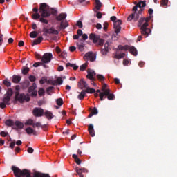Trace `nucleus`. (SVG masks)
I'll list each match as a JSON object with an SVG mask.
<instances>
[{"label": "nucleus", "mask_w": 177, "mask_h": 177, "mask_svg": "<svg viewBox=\"0 0 177 177\" xmlns=\"http://www.w3.org/2000/svg\"><path fill=\"white\" fill-rule=\"evenodd\" d=\"M135 6L132 8L133 12L129 15L127 17V21H138L139 19V15L143 12L145 8L143 7H146V0L138 1L136 3L135 1Z\"/></svg>", "instance_id": "f257e3e1"}, {"label": "nucleus", "mask_w": 177, "mask_h": 177, "mask_svg": "<svg viewBox=\"0 0 177 177\" xmlns=\"http://www.w3.org/2000/svg\"><path fill=\"white\" fill-rule=\"evenodd\" d=\"M151 17H147V18L142 17L138 21V26H140L141 33L142 35H144L145 37H147L151 32V29H150V28H147V26H149V21Z\"/></svg>", "instance_id": "f03ea898"}, {"label": "nucleus", "mask_w": 177, "mask_h": 177, "mask_svg": "<svg viewBox=\"0 0 177 177\" xmlns=\"http://www.w3.org/2000/svg\"><path fill=\"white\" fill-rule=\"evenodd\" d=\"M39 12L41 17L39 18L41 22L44 24H48V19H46L47 17L51 15L50 7L46 3H41L39 6Z\"/></svg>", "instance_id": "7ed1b4c3"}, {"label": "nucleus", "mask_w": 177, "mask_h": 177, "mask_svg": "<svg viewBox=\"0 0 177 177\" xmlns=\"http://www.w3.org/2000/svg\"><path fill=\"white\" fill-rule=\"evenodd\" d=\"M66 17L67 14L65 12H61L60 14H59V15H57L56 17L57 21H61L60 25L57 26L56 29V30H58L59 33V30H61L62 29H66V28H67V26H68L69 25L68 21H64Z\"/></svg>", "instance_id": "20e7f679"}, {"label": "nucleus", "mask_w": 177, "mask_h": 177, "mask_svg": "<svg viewBox=\"0 0 177 177\" xmlns=\"http://www.w3.org/2000/svg\"><path fill=\"white\" fill-rule=\"evenodd\" d=\"M90 40L93 41V44H97L100 46H103L104 44V39L100 37V35L96 33H90L88 36Z\"/></svg>", "instance_id": "39448f33"}, {"label": "nucleus", "mask_w": 177, "mask_h": 177, "mask_svg": "<svg viewBox=\"0 0 177 177\" xmlns=\"http://www.w3.org/2000/svg\"><path fill=\"white\" fill-rule=\"evenodd\" d=\"M15 100L19 102V103H24L25 100L26 102H30V95L28 93L26 95L25 93L20 94L19 92L17 91L15 92Z\"/></svg>", "instance_id": "423d86ee"}, {"label": "nucleus", "mask_w": 177, "mask_h": 177, "mask_svg": "<svg viewBox=\"0 0 177 177\" xmlns=\"http://www.w3.org/2000/svg\"><path fill=\"white\" fill-rule=\"evenodd\" d=\"M108 85L106 84H104L102 86L101 93H100V100L103 101L104 100V97H108L109 93V89H107Z\"/></svg>", "instance_id": "0eeeda50"}, {"label": "nucleus", "mask_w": 177, "mask_h": 177, "mask_svg": "<svg viewBox=\"0 0 177 177\" xmlns=\"http://www.w3.org/2000/svg\"><path fill=\"white\" fill-rule=\"evenodd\" d=\"M94 92H95V89L93 88H87L86 89V91H82V92H80V95L77 96V98L80 100H83V99H84L85 96H86L87 93H93Z\"/></svg>", "instance_id": "6e6552de"}, {"label": "nucleus", "mask_w": 177, "mask_h": 177, "mask_svg": "<svg viewBox=\"0 0 177 177\" xmlns=\"http://www.w3.org/2000/svg\"><path fill=\"white\" fill-rule=\"evenodd\" d=\"M52 59V53H45L41 58V62L42 63H50Z\"/></svg>", "instance_id": "1a4fd4ad"}, {"label": "nucleus", "mask_w": 177, "mask_h": 177, "mask_svg": "<svg viewBox=\"0 0 177 177\" xmlns=\"http://www.w3.org/2000/svg\"><path fill=\"white\" fill-rule=\"evenodd\" d=\"M32 114L35 117H42L44 114V110L39 107H35L33 109Z\"/></svg>", "instance_id": "9d476101"}, {"label": "nucleus", "mask_w": 177, "mask_h": 177, "mask_svg": "<svg viewBox=\"0 0 177 177\" xmlns=\"http://www.w3.org/2000/svg\"><path fill=\"white\" fill-rule=\"evenodd\" d=\"M122 19H118L117 21H115V22H114L113 24V26H114V29H115V33L118 35V33H120V32L121 31L122 29Z\"/></svg>", "instance_id": "9b49d317"}, {"label": "nucleus", "mask_w": 177, "mask_h": 177, "mask_svg": "<svg viewBox=\"0 0 177 177\" xmlns=\"http://www.w3.org/2000/svg\"><path fill=\"white\" fill-rule=\"evenodd\" d=\"M96 75V73L93 70H87V75L86 77L88 78V80H91V83H93V85H95L94 83L95 78L94 77Z\"/></svg>", "instance_id": "f8f14e48"}, {"label": "nucleus", "mask_w": 177, "mask_h": 177, "mask_svg": "<svg viewBox=\"0 0 177 177\" xmlns=\"http://www.w3.org/2000/svg\"><path fill=\"white\" fill-rule=\"evenodd\" d=\"M43 32H45L47 36L48 33H53L54 35H58L59 30L55 29V28H43Z\"/></svg>", "instance_id": "ddd939ff"}, {"label": "nucleus", "mask_w": 177, "mask_h": 177, "mask_svg": "<svg viewBox=\"0 0 177 177\" xmlns=\"http://www.w3.org/2000/svg\"><path fill=\"white\" fill-rule=\"evenodd\" d=\"M109 45H110L109 41H106L104 44V48H102L101 53L102 55H103V56H106L108 52H109L110 50Z\"/></svg>", "instance_id": "4468645a"}, {"label": "nucleus", "mask_w": 177, "mask_h": 177, "mask_svg": "<svg viewBox=\"0 0 177 177\" xmlns=\"http://www.w3.org/2000/svg\"><path fill=\"white\" fill-rule=\"evenodd\" d=\"M78 86L80 89H84V88H86V91L87 88H89L87 82H86L84 80H80V81L78 82Z\"/></svg>", "instance_id": "2eb2a0df"}, {"label": "nucleus", "mask_w": 177, "mask_h": 177, "mask_svg": "<svg viewBox=\"0 0 177 177\" xmlns=\"http://www.w3.org/2000/svg\"><path fill=\"white\" fill-rule=\"evenodd\" d=\"M129 50L133 56H138V50L135 46H129Z\"/></svg>", "instance_id": "dca6fc26"}, {"label": "nucleus", "mask_w": 177, "mask_h": 177, "mask_svg": "<svg viewBox=\"0 0 177 177\" xmlns=\"http://www.w3.org/2000/svg\"><path fill=\"white\" fill-rule=\"evenodd\" d=\"M88 131L89 134L91 135V136H95V129H94V127H93V124H90L88 125Z\"/></svg>", "instance_id": "f3484780"}, {"label": "nucleus", "mask_w": 177, "mask_h": 177, "mask_svg": "<svg viewBox=\"0 0 177 177\" xmlns=\"http://www.w3.org/2000/svg\"><path fill=\"white\" fill-rule=\"evenodd\" d=\"M43 40V36H39L37 39H35V40H33L32 46H34V45H39V44H41Z\"/></svg>", "instance_id": "a211bd4d"}, {"label": "nucleus", "mask_w": 177, "mask_h": 177, "mask_svg": "<svg viewBox=\"0 0 177 177\" xmlns=\"http://www.w3.org/2000/svg\"><path fill=\"white\" fill-rule=\"evenodd\" d=\"M87 169L86 168H76V172L78 174L79 177H84L82 172H86Z\"/></svg>", "instance_id": "6ab92c4d"}, {"label": "nucleus", "mask_w": 177, "mask_h": 177, "mask_svg": "<svg viewBox=\"0 0 177 177\" xmlns=\"http://www.w3.org/2000/svg\"><path fill=\"white\" fill-rule=\"evenodd\" d=\"M26 132L28 135H31L32 133L33 135H37V131L31 128V127H28V128L26 129Z\"/></svg>", "instance_id": "aec40b11"}, {"label": "nucleus", "mask_w": 177, "mask_h": 177, "mask_svg": "<svg viewBox=\"0 0 177 177\" xmlns=\"http://www.w3.org/2000/svg\"><path fill=\"white\" fill-rule=\"evenodd\" d=\"M44 114L48 120H52L53 118V114L51 111L46 110L45 113L44 112Z\"/></svg>", "instance_id": "412c9836"}, {"label": "nucleus", "mask_w": 177, "mask_h": 177, "mask_svg": "<svg viewBox=\"0 0 177 177\" xmlns=\"http://www.w3.org/2000/svg\"><path fill=\"white\" fill-rule=\"evenodd\" d=\"M12 81L14 84H19L20 81H21V77H19V75H13Z\"/></svg>", "instance_id": "4be33fe9"}, {"label": "nucleus", "mask_w": 177, "mask_h": 177, "mask_svg": "<svg viewBox=\"0 0 177 177\" xmlns=\"http://www.w3.org/2000/svg\"><path fill=\"white\" fill-rule=\"evenodd\" d=\"M85 57H88L90 62H95V57H93V53H91V51H89V53H86Z\"/></svg>", "instance_id": "5701e85b"}, {"label": "nucleus", "mask_w": 177, "mask_h": 177, "mask_svg": "<svg viewBox=\"0 0 177 177\" xmlns=\"http://www.w3.org/2000/svg\"><path fill=\"white\" fill-rule=\"evenodd\" d=\"M126 53H121V54H118V53H115V54L114 55V59H118V60H120V59H124Z\"/></svg>", "instance_id": "b1692460"}, {"label": "nucleus", "mask_w": 177, "mask_h": 177, "mask_svg": "<svg viewBox=\"0 0 177 177\" xmlns=\"http://www.w3.org/2000/svg\"><path fill=\"white\" fill-rule=\"evenodd\" d=\"M97 114H98V110L97 107H93L90 114L88 115V118H91V117H93V115H96Z\"/></svg>", "instance_id": "393cba45"}, {"label": "nucleus", "mask_w": 177, "mask_h": 177, "mask_svg": "<svg viewBox=\"0 0 177 177\" xmlns=\"http://www.w3.org/2000/svg\"><path fill=\"white\" fill-rule=\"evenodd\" d=\"M118 49L119 50H129V46H128V44H125V46H122V44H119Z\"/></svg>", "instance_id": "a878e982"}, {"label": "nucleus", "mask_w": 177, "mask_h": 177, "mask_svg": "<svg viewBox=\"0 0 177 177\" xmlns=\"http://www.w3.org/2000/svg\"><path fill=\"white\" fill-rule=\"evenodd\" d=\"M34 177H50L49 174H41V172L36 173Z\"/></svg>", "instance_id": "bb28decb"}, {"label": "nucleus", "mask_w": 177, "mask_h": 177, "mask_svg": "<svg viewBox=\"0 0 177 177\" xmlns=\"http://www.w3.org/2000/svg\"><path fill=\"white\" fill-rule=\"evenodd\" d=\"M35 89H37V85L35 83L32 84V86H30V88H28V93H32Z\"/></svg>", "instance_id": "cd10ccee"}, {"label": "nucleus", "mask_w": 177, "mask_h": 177, "mask_svg": "<svg viewBox=\"0 0 177 177\" xmlns=\"http://www.w3.org/2000/svg\"><path fill=\"white\" fill-rule=\"evenodd\" d=\"M7 93H8V103H10L11 100V97L13 95V90L12 88H9L8 89Z\"/></svg>", "instance_id": "c85d7f7f"}, {"label": "nucleus", "mask_w": 177, "mask_h": 177, "mask_svg": "<svg viewBox=\"0 0 177 177\" xmlns=\"http://www.w3.org/2000/svg\"><path fill=\"white\" fill-rule=\"evenodd\" d=\"M109 93L107 95V99L109 100H114L115 99V96L113 93H111V89H108Z\"/></svg>", "instance_id": "c756f323"}, {"label": "nucleus", "mask_w": 177, "mask_h": 177, "mask_svg": "<svg viewBox=\"0 0 177 177\" xmlns=\"http://www.w3.org/2000/svg\"><path fill=\"white\" fill-rule=\"evenodd\" d=\"M66 67H72L75 71L78 70L79 68L78 66H76V64H71V62H66Z\"/></svg>", "instance_id": "7c9ffc66"}, {"label": "nucleus", "mask_w": 177, "mask_h": 177, "mask_svg": "<svg viewBox=\"0 0 177 177\" xmlns=\"http://www.w3.org/2000/svg\"><path fill=\"white\" fill-rule=\"evenodd\" d=\"M72 157L75 160V162H76V164H78V165L81 164L82 160H80V158L77 157V154H73Z\"/></svg>", "instance_id": "2f4dec72"}, {"label": "nucleus", "mask_w": 177, "mask_h": 177, "mask_svg": "<svg viewBox=\"0 0 177 177\" xmlns=\"http://www.w3.org/2000/svg\"><path fill=\"white\" fill-rule=\"evenodd\" d=\"M3 102H4V104H6V107L7 106V104H10V103H9V98H8V91L6 92V95L4 96V97L3 98Z\"/></svg>", "instance_id": "473e14b6"}, {"label": "nucleus", "mask_w": 177, "mask_h": 177, "mask_svg": "<svg viewBox=\"0 0 177 177\" xmlns=\"http://www.w3.org/2000/svg\"><path fill=\"white\" fill-rule=\"evenodd\" d=\"M30 86V81H25L21 84V87L23 89H26Z\"/></svg>", "instance_id": "72a5a7b5"}, {"label": "nucleus", "mask_w": 177, "mask_h": 177, "mask_svg": "<svg viewBox=\"0 0 177 177\" xmlns=\"http://www.w3.org/2000/svg\"><path fill=\"white\" fill-rule=\"evenodd\" d=\"M95 8L97 10H100L102 6V3L100 1V0H95Z\"/></svg>", "instance_id": "f704fd0d"}, {"label": "nucleus", "mask_w": 177, "mask_h": 177, "mask_svg": "<svg viewBox=\"0 0 177 177\" xmlns=\"http://www.w3.org/2000/svg\"><path fill=\"white\" fill-rule=\"evenodd\" d=\"M15 124L16 127L20 129H21L24 127L23 122H20V121H15Z\"/></svg>", "instance_id": "c9c22d12"}, {"label": "nucleus", "mask_w": 177, "mask_h": 177, "mask_svg": "<svg viewBox=\"0 0 177 177\" xmlns=\"http://www.w3.org/2000/svg\"><path fill=\"white\" fill-rule=\"evenodd\" d=\"M40 17H41V14H39L38 11L36 13L32 14V18L33 19H38L39 18L40 19Z\"/></svg>", "instance_id": "e433bc0d"}, {"label": "nucleus", "mask_w": 177, "mask_h": 177, "mask_svg": "<svg viewBox=\"0 0 177 177\" xmlns=\"http://www.w3.org/2000/svg\"><path fill=\"white\" fill-rule=\"evenodd\" d=\"M6 125L8 127H13V125H15V122L12 120H6Z\"/></svg>", "instance_id": "4c0bfd02"}, {"label": "nucleus", "mask_w": 177, "mask_h": 177, "mask_svg": "<svg viewBox=\"0 0 177 177\" xmlns=\"http://www.w3.org/2000/svg\"><path fill=\"white\" fill-rule=\"evenodd\" d=\"M77 46L80 52H83V50H84V43H77Z\"/></svg>", "instance_id": "58836bf2"}, {"label": "nucleus", "mask_w": 177, "mask_h": 177, "mask_svg": "<svg viewBox=\"0 0 177 177\" xmlns=\"http://www.w3.org/2000/svg\"><path fill=\"white\" fill-rule=\"evenodd\" d=\"M28 73H30V68L28 67H24L22 74H24V75H26Z\"/></svg>", "instance_id": "ea45409f"}, {"label": "nucleus", "mask_w": 177, "mask_h": 177, "mask_svg": "<svg viewBox=\"0 0 177 177\" xmlns=\"http://www.w3.org/2000/svg\"><path fill=\"white\" fill-rule=\"evenodd\" d=\"M3 84L8 88H10V86H11L12 85L10 81H9L8 80H4V81H3Z\"/></svg>", "instance_id": "a19ab883"}, {"label": "nucleus", "mask_w": 177, "mask_h": 177, "mask_svg": "<svg viewBox=\"0 0 177 177\" xmlns=\"http://www.w3.org/2000/svg\"><path fill=\"white\" fill-rule=\"evenodd\" d=\"M37 35H38L37 30H32L30 33V37H33V38L37 37Z\"/></svg>", "instance_id": "79ce46f5"}, {"label": "nucleus", "mask_w": 177, "mask_h": 177, "mask_svg": "<svg viewBox=\"0 0 177 177\" xmlns=\"http://www.w3.org/2000/svg\"><path fill=\"white\" fill-rule=\"evenodd\" d=\"M88 64L87 62H84V64H82V66H80V71H84L87 67Z\"/></svg>", "instance_id": "37998d69"}, {"label": "nucleus", "mask_w": 177, "mask_h": 177, "mask_svg": "<svg viewBox=\"0 0 177 177\" xmlns=\"http://www.w3.org/2000/svg\"><path fill=\"white\" fill-rule=\"evenodd\" d=\"M57 104L58 106H63V104H64L63 99H62V98L57 99Z\"/></svg>", "instance_id": "c03bdc74"}, {"label": "nucleus", "mask_w": 177, "mask_h": 177, "mask_svg": "<svg viewBox=\"0 0 177 177\" xmlns=\"http://www.w3.org/2000/svg\"><path fill=\"white\" fill-rule=\"evenodd\" d=\"M34 120H28V121L26 122V125H32L34 127Z\"/></svg>", "instance_id": "a18cd8bd"}, {"label": "nucleus", "mask_w": 177, "mask_h": 177, "mask_svg": "<svg viewBox=\"0 0 177 177\" xmlns=\"http://www.w3.org/2000/svg\"><path fill=\"white\" fill-rule=\"evenodd\" d=\"M29 80L30 81V82H33V84H35L36 81V77H35V75H30Z\"/></svg>", "instance_id": "49530a36"}, {"label": "nucleus", "mask_w": 177, "mask_h": 177, "mask_svg": "<svg viewBox=\"0 0 177 177\" xmlns=\"http://www.w3.org/2000/svg\"><path fill=\"white\" fill-rule=\"evenodd\" d=\"M169 4V0H161L160 5L161 6H168Z\"/></svg>", "instance_id": "de8ad7c7"}, {"label": "nucleus", "mask_w": 177, "mask_h": 177, "mask_svg": "<svg viewBox=\"0 0 177 177\" xmlns=\"http://www.w3.org/2000/svg\"><path fill=\"white\" fill-rule=\"evenodd\" d=\"M56 82H57V84H58V85H62V84H63L64 81H63L62 78L59 77L56 80Z\"/></svg>", "instance_id": "09e8293b"}, {"label": "nucleus", "mask_w": 177, "mask_h": 177, "mask_svg": "<svg viewBox=\"0 0 177 177\" xmlns=\"http://www.w3.org/2000/svg\"><path fill=\"white\" fill-rule=\"evenodd\" d=\"M61 57H63V59H65V57H67L68 54L66 51H62L60 54Z\"/></svg>", "instance_id": "8fccbe9b"}, {"label": "nucleus", "mask_w": 177, "mask_h": 177, "mask_svg": "<svg viewBox=\"0 0 177 177\" xmlns=\"http://www.w3.org/2000/svg\"><path fill=\"white\" fill-rule=\"evenodd\" d=\"M38 93H39V96H43V95H44V93H45L44 89H43V88L39 89Z\"/></svg>", "instance_id": "3c124183"}, {"label": "nucleus", "mask_w": 177, "mask_h": 177, "mask_svg": "<svg viewBox=\"0 0 177 177\" xmlns=\"http://www.w3.org/2000/svg\"><path fill=\"white\" fill-rule=\"evenodd\" d=\"M108 27H109V22H104V24H103L104 30H107Z\"/></svg>", "instance_id": "603ef678"}, {"label": "nucleus", "mask_w": 177, "mask_h": 177, "mask_svg": "<svg viewBox=\"0 0 177 177\" xmlns=\"http://www.w3.org/2000/svg\"><path fill=\"white\" fill-rule=\"evenodd\" d=\"M54 89V86H49L47 90H46V92L48 95H50V93L53 91Z\"/></svg>", "instance_id": "864d4df0"}, {"label": "nucleus", "mask_w": 177, "mask_h": 177, "mask_svg": "<svg viewBox=\"0 0 177 177\" xmlns=\"http://www.w3.org/2000/svg\"><path fill=\"white\" fill-rule=\"evenodd\" d=\"M97 80H100V81H104L105 78L104 75H97Z\"/></svg>", "instance_id": "5fc2aeb1"}, {"label": "nucleus", "mask_w": 177, "mask_h": 177, "mask_svg": "<svg viewBox=\"0 0 177 177\" xmlns=\"http://www.w3.org/2000/svg\"><path fill=\"white\" fill-rule=\"evenodd\" d=\"M36 127L37 128H39V127H41L42 125H41V122H36L35 124H33V128H35Z\"/></svg>", "instance_id": "6e6d98bb"}, {"label": "nucleus", "mask_w": 177, "mask_h": 177, "mask_svg": "<svg viewBox=\"0 0 177 177\" xmlns=\"http://www.w3.org/2000/svg\"><path fill=\"white\" fill-rule=\"evenodd\" d=\"M50 11H51V14H53V15H56V14L57 13V10L53 8H50Z\"/></svg>", "instance_id": "4d7b16f0"}, {"label": "nucleus", "mask_w": 177, "mask_h": 177, "mask_svg": "<svg viewBox=\"0 0 177 177\" xmlns=\"http://www.w3.org/2000/svg\"><path fill=\"white\" fill-rule=\"evenodd\" d=\"M0 108L1 109L6 108V104H5V102H3H3L0 103Z\"/></svg>", "instance_id": "13d9d810"}, {"label": "nucleus", "mask_w": 177, "mask_h": 177, "mask_svg": "<svg viewBox=\"0 0 177 177\" xmlns=\"http://www.w3.org/2000/svg\"><path fill=\"white\" fill-rule=\"evenodd\" d=\"M40 84H44L45 82H47V78L43 77L39 81Z\"/></svg>", "instance_id": "bf43d9fd"}, {"label": "nucleus", "mask_w": 177, "mask_h": 177, "mask_svg": "<svg viewBox=\"0 0 177 177\" xmlns=\"http://www.w3.org/2000/svg\"><path fill=\"white\" fill-rule=\"evenodd\" d=\"M42 64V62H35L33 64V67H39Z\"/></svg>", "instance_id": "052dcab7"}, {"label": "nucleus", "mask_w": 177, "mask_h": 177, "mask_svg": "<svg viewBox=\"0 0 177 177\" xmlns=\"http://www.w3.org/2000/svg\"><path fill=\"white\" fill-rule=\"evenodd\" d=\"M77 26H79V28H83L82 21H77Z\"/></svg>", "instance_id": "680f3d73"}, {"label": "nucleus", "mask_w": 177, "mask_h": 177, "mask_svg": "<svg viewBox=\"0 0 177 177\" xmlns=\"http://www.w3.org/2000/svg\"><path fill=\"white\" fill-rule=\"evenodd\" d=\"M0 134L1 136L6 137L8 135V132H5V131H2Z\"/></svg>", "instance_id": "e2e57ef3"}, {"label": "nucleus", "mask_w": 177, "mask_h": 177, "mask_svg": "<svg viewBox=\"0 0 177 177\" xmlns=\"http://www.w3.org/2000/svg\"><path fill=\"white\" fill-rule=\"evenodd\" d=\"M77 35L80 37V36H82V35H83V31L82 30V29H77Z\"/></svg>", "instance_id": "0e129e2a"}, {"label": "nucleus", "mask_w": 177, "mask_h": 177, "mask_svg": "<svg viewBox=\"0 0 177 177\" xmlns=\"http://www.w3.org/2000/svg\"><path fill=\"white\" fill-rule=\"evenodd\" d=\"M153 8H149L148 13L149 14V17H151L150 19H151V15L153 14Z\"/></svg>", "instance_id": "69168bd1"}, {"label": "nucleus", "mask_w": 177, "mask_h": 177, "mask_svg": "<svg viewBox=\"0 0 177 177\" xmlns=\"http://www.w3.org/2000/svg\"><path fill=\"white\" fill-rule=\"evenodd\" d=\"M27 151L31 154L34 153V149H32V147H28Z\"/></svg>", "instance_id": "338daca9"}, {"label": "nucleus", "mask_w": 177, "mask_h": 177, "mask_svg": "<svg viewBox=\"0 0 177 177\" xmlns=\"http://www.w3.org/2000/svg\"><path fill=\"white\" fill-rule=\"evenodd\" d=\"M15 145H16V142H15V141L11 142V143L10 144V147L11 149H14Z\"/></svg>", "instance_id": "774afa93"}]
</instances>
